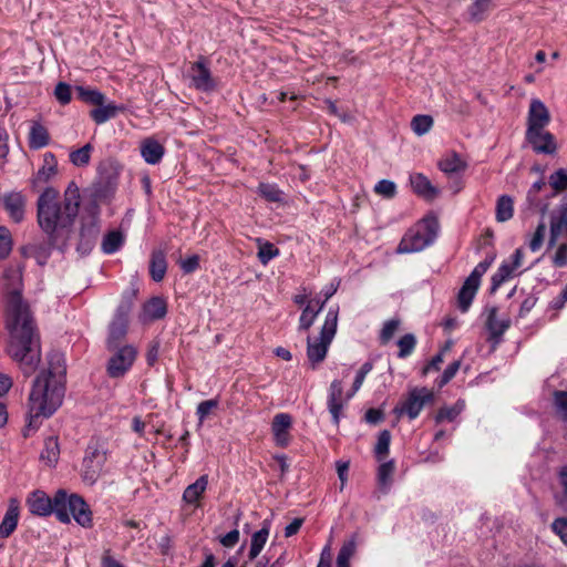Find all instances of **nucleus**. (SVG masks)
<instances>
[{
	"mask_svg": "<svg viewBox=\"0 0 567 567\" xmlns=\"http://www.w3.org/2000/svg\"><path fill=\"white\" fill-rule=\"evenodd\" d=\"M466 166V163L456 152H451L439 162V168L449 175L463 172Z\"/></svg>",
	"mask_w": 567,
	"mask_h": 567,
	"instance_id": "obj_37",
	"label": "nucleus"
},
{
	"mask_svg": "<svg viewBox=\"0 0 567 567\" xmlns=\"http://www.w3.org/2000/svg\"><path fill=\"white\" fill-rule=\"evenodd\" d=\"M374 193L384 198L391 199L396 195V185L389 179H381L374 186Z\"/></svg>",
	"mask_w": 567,
	"mask_h": 567,
	"instance_id": "obj_54",
	"label": "nucleus"
},
{
	"mask_svg": "<svg viewBox=\"0 0 567 567\" xmlns=\"http://www.w3.org/2000/svg\"><path fill=\"white\" fill-rule=\"evenodd\" d=\"M493 0H475L470 7H468V14L472 21L474 22H482L484 21L489 11L493 9Z\"/></svg>",
	"mask_w": 567,
	"mask_h": 567,
	"instance_id": "obj_42",
	"label": "nucleus"
},
{
	"mask_svg": "<svg viewBox=\"0 0 567 567\" xmlns=\"http://www.w3.org/2000/svg\"><path fill=\"white\" fill-rule=\"evenodd\" d=\"M81 203L80 188L69 183L64 190L63 200L54 187H47L37 200V220L39 227L47 234L51 244L68 235L79 214Z\"/></svg>",
	"mask_w": 567,
	"mask_h": 567,
	"instance_id": "obj_3",
	"label": "nucleus"
},
{
	"mask_svg": "<svg viewBox=\"0 0 567 567\" xmlns=\"http://www.w3.org/2000/svg\"><path fill=\"white\" fill-rule=\"evenodd\" d=\"M549 122L550 115L546 105L540 100H532L528 110L526 134L537 136V132L544 131Z\"/></svg>",
	"mask_w": 567,
	"mask_h": 567,
	"instance_id": "obj_13",
	"label": "nucleus"
},
{
	"mask_svg": "<svg viewBox=\"0 0 567 567\" xmlns=\"http://www.w3.org/2000/svg\"><path fill=\"white\" fill-rule=\"evenodd\" d=\"M395 471V463L393 460H390L388 462H383L378 467V484L381 488L388 491L390 485L392 484V476Z\"/></svg>",
	"mask_w": 567,
	"mask_h": 567,
	"instance_id": "obj_47",
	"label": "nucleus"
},
{
	"mask_svg": "<svg viewBox=\"0 0 567 567\" xmlns=\"http://www.w3.org/2000/svg\"><path fill=\"white\" fill-rule=\"evenodd\" d=\"M553 532L559 536L560 540L567 546V517L556 518L551 523Z\"/></svg>",
	"mask_w": 567,
	"mask_h": 567,
	"instance_id": "obj_62",
	"label": "nucleus"
},
{
	"mask_svg": "<svg viewBox=\"0 0 567 567\" xmlns=\"http://www.w3.org/2000/svg\"><path fill=\"white\" fill-rule=\"evenodd\" d=\"M167 313V302L163 297L154 296L145 301L138 315L142 323L153 322L163 319Z\"/></svg>",
	"mask_w": 567,
	"mask_h": 567,
	"instance_id": "obj_16",
	"label": "nucleus"
},
{
	"mask_svg": "<svg viewBox=\"0 0 567 567\" xmlns=\"http://www.w3.org/2000/svg\"><path fill=\"white\" fill-rule=\"evenodd\" d=\"M514 215V200L508 195H502L496 202L495 218L498 223L509 220Z\"/></svg>",
	"mask_w": 567,
	"mask_h": 567,
	"instance_id": "obj_41",
	"label": "nucleus"
},
{
	"mask_svg": "<svg viewBox=\"0 0 567 567\" xmlns=\"http://www.w3.org/2000/svg\"><path fill=\"white\" fill-rule=\"evenodd\" d=\"M140 150L143 159L150 165L158 164L165 154V147L154 137L143 140Z\"/></svg>",
	"mask_w": 567,
	"mask_h": 567,
	"instance_id": "obj_23",
	"label": "nucleus"
},
{
	"mask_svg": "<svg viewBox=\"0 0 567 567\" xmlns=\"http://www.w3.org/2000/svg\"><path fill=\"white\" fill-rule=\"evenodd\" d=\"M58 174V159L52 152L43 154V164L32 178L33 187H39L47 184L50 179Z\"/></svg>",
	"mask_w": 567,
	"mask_h": 567,
	"instance_id": "obj_21",
	"label": "nucleus"
},
{
	"mask_svg": "<svg viewBox=\"0 0 567 567\" xmlns=\"http://www.w3.org/2000/svg\"><path fill=\"white\" fill-rule=\"evenodd\" d=\"M553 266L555 268H564L567 266V243L558 246L553 257Z\"/></svg>",
	"mask_w": 567,
	"mask_h": 567,
	"instance_id": "obj_64",
	"label": "nucleus"
},
{
	"mask_svg": "<svg viewBox=\"0 0 567 567\" xmlns=\"http://www.w3.org/2000/svg\"><path fill=\"white\" fill-rule=\"evenodd\" d=\"M2 204L14 223H21L25 213V197L21 193H10L2 197Z\"/></svg>",
	"mask_w": 567,
	"mask_h": 567,
	"instance_id": "obj_20",
	"label": "nucleus"
},
{
	"mask_svg": "<svg viewBox=\"0 0 567 567\" xmlns=\"http://www.w3.org/2000/svg\"><path fill=\"white\" fill-rule=\"evenodd\" d=\"M355 551L354 540H349L342 545L337 557V567H350V558Z\"/></svg>",
	"mask_w": 567,
	"mask_h": 567,
	"instance_id": "obj_52",
	"label": "nucleus"
},
{
	"mask_svg": "<svg viewBox=\"0 0 567 567\" xmlns=\"http://www.w3.org/2000/svg\"><path fill=\"white\" fill-rule=\"evenodd\" d=\"M124 235L120 230L109 231L101 244V249L106 255L115 254L124 245Z\"/></svg>",
	"mask_w": 567,
	"mask_h": 567,
	"instance_id": "obj_39",
	"label": "nucleus"
},
{
	"mask_svg": "<svg viewBox=\"0 0 567 567\" xmlns=\"http://www.w3.org/2000/svg\"><path fill=\"white\" fill-rule=\"evenodd\" d=\"M497 307H491L487 309V318L485 327L489 333L488 341L497 344L501 342L503 334L509 329L511 320L502 319L497 320Z\"/></svg>",
	"mask_w": 567,
	"mask_h": 567,
	"instance_id": "obj_17",
	"label": "nucleus"
},
{
	"mask_svg": "<svg viewBox=\"0 0 567 567\" xmlns=\"http://www.w3.org/2000/svg\"><path fill=\"white\" fill-rule=\"evenodd\" d=\"M137 290L132 289L122 293L121 302L117 306L112 319L130 322V313L134 307Z\"/></svg>",
	"mask_w": 567,
	"mask_h": 567,
	"instance_id": "obj_34",
	"label": "nucleus"
},
{
	"mask_svg": "<svg viewBox=\"0 0 567 567\" xmlns=\"http://www.w3.org/2000/svg\"><path fill=\"white\" fill-rule=\"evenodd\" d=\"M125 107L123 105H116L114 103L102 104V106H96L95 109L90 111L91 118L96 124H103L111 118H114L118 113L124 112Z\"/></svg>",
	"mask_w": 567,
	"mask_h": 567,
	"instance_id": "obj_32",
	"label": "nucleus"
},
{
	"mask_svg": "<svg viewBox=\"0 0 567 567\" xmlns=\"http://www.w3.org/2000/svg\"><path fill=\"white\" fill-rule=\"evenodd\" d=\"M2 297L6 301V327L9 331L7 352L29 374L41 360V342L30 305L23 298L21 266L9 268L2 274Z\"/></svg>",
	"mask_w": 567,
	"mask_h": 567,
	"instance_id": "obj_1",
	"label": "nucleus"
},
{
	"mask_svg": "<svg viewBox=\"0 0 567 567\" xmlns=\"http://www.w3.org/2000/svg\"><path fill=\"white\" fill-rule=\"evenodd\" d=\"M130 322L112 319L107 328L106 348L124 346L123 341L128 332Z\"/></svg>",
	"mask_w": 567,
	"mask_h": 567,
	"instance_id": "obj_24",
	"label": "nucleus"
},
{
	"mask_svg": "<svg viewBox=\"0 0 567 567\" xmlns=\"http://www.w3.org/2000/svg\"><path fill=\"white\" fill-rule=\"evenodd\" d=\"M292 426V417L288 413H278L274 416L271 432L277 446L287 447L290 444L291 435L289 430Z\"/></svg>",
	"mask_w": 567,
	"mask_h": 567,
	"instance_id": "obj_15",
	"label": "nucleus"
},
{
	"mask_svg": "<svg viewBox=\"0 0 567 567\" xmlns=\"http://www.w3.org/2000/svg\"><path fill=\"white\" fill-rule=\"evenodd\" d=\"M257 193L260 197L269 203H282L284 202V193L276 185L271 183H259L257 187Z\"/></svg>",
	"mask_w": 567,
	"mask_h": 567,
	"instance_id": "obj_43",
	"label": "nucleus"
},
{
	"mask_svg": "<svg viewBox=\"0 0 567 567\" xmlns=\"http://www.w3.org/2000/svg\"><path fill=\"white\" fill-rule=\"evenodd\" d=\"M200 258L198 255H192L179 261V267L184 274H193L199 268Z\"/></svg>",
	"mask_w": 567,
	"mask_h": 567,
	"instance_id": "obj_63",
	"label": "nucleus"
},
{
	"mask_svg": "<svg viewBox=\"0 0 567 567\" xmlns=\"http://www.w3.org/2000/svg\"><path fill=\"white\" fill-rule=\"evenodd\" d=\"M439 229L437 218L433 215L425 216L406 230L396 248V252L411 254L425 249L435 241Z\"/></svg>",
	"mask_w": 567,
	"mask_h": 567,
	"instance_id": "obj_4",
	"label": "nucleus"
},
{
	"mask_svg": "<svg viewBox=\"0 0 567 567\" xmlns=\"http://www.w3.org/2000/svg\"><path fill=\"white\" fill-rule=\"evenodd\" d=\"M480 284L481 282L472 279L471 277L465 279L457 295V307L462 312H466L470 309L480 288Z\"/></svg>",
	"mask_w": 567,
	"mask_h": 567,
	"instance_id": "obj_26",
	"label": "nucleus"
},
{
	"mask_svg": "<svg viewBox=\"0 0 567 567\" xmlns=\"http://www.w3.org/2000/svg\"><path fill=\"white\" fill-rule=\"evenodd\" d=\"M322 308L323 303H319V300H309L299 318V330H309Z\"/></svg>",
	"mask_w": 567,
	"mask_h": 567,
	"instance_id": "obj_35",
	"label": "nucleus"
},
{
	"mask_svg": "<svg viewBox=\"0 0 567 567\" xmlns=\"http://www.w3.org/2000/svg\"><path fill=\"white\" fill-rule=\"evenodd\" d=\"M372 369H373V363L371 361H367L361 365V368L357 372V375H355L353 384H352L353 393H357L360 390V388L362 386V384L364 382L365 377L372 371Z\"/></svg>",
	"mask_w": 567,
	"mask_h": 567,
	"instance_id": "obj_59",
	"label": "nucleus"
},
{
	"mask_svg": "<svg viewBox=\"0 0 567 567\" xmlns=\"http://www.w3.org/2000/svg\"><path fill=\"white\" fill-rule=\"evenodd\" d=\"M54 96L61 105H66L72 100L71 85L65 82H59L54 89Z\"/></svg>",
	"mask_w": 567,
	"mask_h": 567,
	"instance_id": "obj_55",
	"label": "nucleus"
},
{
	"mask_svg": "<svg viewBox=\"0 0 567 567\" xmlns=\"http://www.w3.org/2000/svg\"><path fill=\"white\" fill-rule=\"evenodd\" d=\"M400 324L401 320L398 318L385 321L379 334L380 343L383 346L388 344L392 340L395 332L399 330Z\"/></svg>",
	"mask_w": 567,
	"mask_h": 567,
	"instance_id": "obj_51",
	"label": "nucleus"
},
{
	"mask_svg": "<svg viewBox=\"0 0 567 567\" xmlns=\"http://www.w3.org/2000/svg\"><path fill=\"white\" fill-rule=\"evenodd\" d=\"M545 234H546V225H545V223L542 221L536 227V230L529 241V248L532 251L535 252L540 249L544 238H545Z\"/></svg>",
	"mask_w": 567,
	"mask_h": 567,
	"instance_id": "obj_60",
	"label": "nucleus"
},
{
	"mask_svg": "<svg viewBox=\"0 0 567 567\" xmlns=\"http://www.w3.org/2000/svg\"><path fill=\"white\" fill-rule=\"evenodd\" d=\"M279 249L269 241H266L259 246L258 259L262 265H267L271 259L279 256Z\"/></svg>",
	"mask_w": 567,
	"mask_h": 567,
	"instance_id": "obj_53",
	"label": "nucleus"
},
{
	"mask_svg": "<svg viewBox=\"0 0 567 567\" xmlns=\"http://www.w3.org/2000/svg\"><path fill=\"white\" fill-rule=\"evenodd\" d=\"M187 72L192 82L190 86L195 90L205 93L216 90L217 82L212 74L207 58L199 56L197 61L192 62Z\"/></svg>",
	"mask_w": 567,
	"mask_h": 567,
	"instance_id": "obj_9",
	"label": "nucleus"
},
{
	"mask_svg": "<svg viewBox=\"0 0 567 567\" xmlns=\"http://www.w3.org/2000/svg\"><path fill=\"white\" fill-rule=\"evenodd\" d=\"M93 152L92 144L87 143L84 146L71 151L69 154L70 162L76 167H85L90 164Z\"/></svg>",
	"mask_w": 567,
	"mask_h": 567,
	"instance_id": "obj_46",
	"label": "nucleus"
},
{
	"mask_svg": "<svg viewBox=\"0 0 567 567\" xmlns=\"http://www.w3.org/2000/svg\"><path fill=\"white\" fill-rule=\"evenodd\" d=\"M494 259H495V256L486 257L483 261L478 262L475 266V268L473 269V271L471 272V275L468 277L481 282V278L485 275V272L492 266Z\"/></svg>",
	"mask_w": 567,
	"mask_h": 567,
	"instance_id": "obj_61",
	"label": "nucleus"
},
{
	"mask_svg": "<svg viewBox=\"0 0 567 567\" xmlns=\"http://www.w3.org/2000/svg\"><path fill=\"white\" fill-rule=\"evenodd\" d=\"M111 357L106 363V374L111 379H122L132 369L137 359L138 351L133 344L106 348Z\"/></svg>",
	"mask_w": 567,
	"mask_h": 567,
	"instance_id": "obj_7",
	"label": "nucleus"
},
{
	"mask_svg": "<svg viewBox=\"0 0 567 567\" xmlns=\"http://www.w3.org/2000/svg\"><path fill=\"white\" fill-rule=\"evenodd\" d=\"M548 184L550 190L545 194L546 198H554L558 194L567 190V169L559 168L554 172L548 178Z\"/></svg>",
	"mask_w": 567,
	"mask_h": 567,
	"instance_id": "obj_36",
	"label": "nucleus"
},
{
	"mask_svg": "<svg viewBox=\"0 0 567 567\" xmlns=\"http://www.w3.org/2000/svg\"><path fill=\"white\" fill-rule=\"evenodd\" d=\"M416 343V337L413 333L402 336L396 342L399 347L398 358L405 359L410 357L414 352Z\"/></svg>",
	"mask_w": 567,
	"mask_h": 567,
	"instance_id": "obj_50",
	"label": "nucleus"
},
{
	"mask_svg": "<svg viewBox=\"0 0 567 567\" xmlns=\"http://www.w3.org/2000/svg\"><path fill=\"white\" fill-rule=\"evenodd\" d=\"M460 360H455L452 363H450L444 370L443 374L436 380L437 386L441 389L444 385H446L455 377V374L460 370Z\"/></svg>",
	"mask_w": 567,
	"mask_h": 567,
	"instance_id": "obj_57",
	"label": "nucleus"
},
{
	"mask_svg": "<svg viewBox=\"0 0 567 567\" xmlns=\"http://www.w3.org/2000/svg\"><path fill=\"white\" fill-rule=\"evenodd\" d=\"M75 91L78 99L86 104L102 106L105 103V95L96 89L79 85Z\"/></svg>",
	"mask_w": 567,
	"mask_h": 567,
	"instance_id": "obj_38",
	"label": "nucleus"
},
{
	"mask_svg": "<svg viewBox=\"0 0 567 567\" xmlns=\"http://www.w3.org/2000/svg\"><path fill=\"white\" fill-rule=\"evenodd\" d=\"M89 192L90 203L87 205V210L90 214L99 215L100 204L106 202L112 195L113 187L111 186V182H94Z\"/></svg>",
	"mask_w": 567,
	"mask_h": 567,
	"instance_id": "obj_19",
	"label": "nucleus"
},
{
	"mask_svg": "<svg viewBox=\"0 0 567 567\" xmlns=\"http://www.w3.org/2000/svg\"><path fill=\"white\" fill-rule=\"evenodd\" d=\"M524 252L517 248L511 256V260H504L496 272L492 276L491 292H495L505 281L511 279L515 271L522 266Z\"/></svg>",
	"mask_w": 567,
	"mask_h": 567,
	"instance_id": "obj_12",
	"label": "nucleus"
},
{
	"mask_svg": "<svg viewBox=\"0 0 567 567\" xmlns=\"http://www.w3.org/2000/svg\"><path fill=\"white\" fill-rule=\"evenodd\" d=\"M19 516L20 504L16 498H11L4 517L2 518V538L9 537L16 530Z\"/></svg>",
	"mask_w": 567,
	"mask_h": 567,
	"instance_id": "obj_29",
	"label": "nucleus"
},
{
	"mask_svg": "<svg viewBox=\"0 0 567 567\" xmlns=\"http://www.w3.org/2000/svg\"><path fill=\"white\" fill-rule=\"evenodd\" d=\"M66 367L61 353L48 357V369L33 381L29 395V421L23 430L27 437L39 429L43 419L50 417L62 404L65 391Z\"/></svg>",
	"mask_w": 567,
	"mask_h": 567,
	"instance_id": "obj_2",
	"label": "nucleus"
},
{
	"mask_svg": "<svg viewBox=\"0 0 567 567\" xmlns=\"http://www.w3.org/2000/svg\"><path fill=\"white\" fill-rule=\"evenodd\" d=\"M554 399L557 413L559 414L563 421L567 422V392L556 391L554 393Z\"/></svg>",
	"mask_w": 567,
	"mask_h": 567,
	"instance_id": "obj_58",
	"label": "nucleus"
},
{
	"mask_svg": "<svg viewBox=\"0 0 567 567\" xmlns=\"http://www.w3.org/2000/svg\"><path fill=\"white\" fill-rule=\"evenodd\" d=\"M391 432L382 430L379 433L378 441L374 447V455L378 461H383L390 452Z\"/></svg>",
	"mask_w": 567,
	"mask_h": 567,
	"instance_id": "obj_48",
	"label": "nucleus"
},
{
	"mask_svg": "<svg viewBox=\"0 0 567 567\" xmlns=\"http://www.w3.org/2000/svg\"><path fill=\"white\" fill-rule=\"evenodd\" d=\"M167 271L166 254L162 249H154L150 259V276L155 282H161Z\"/></svg>",
	"mask_w": 567,
	"mask_h": 567,
	"instance_id": "obj_28",
	"label": "nucleus"
},
{
	"mask_svg": "<svg viewBox=\"0 0 567 567\" xmlns=\"http://www.w3.org/2000/svg\"><path fill=\"white\" fill-rule=\"evenodd\" d=\"M208 486V475L199 476L193 484L188 485L183 493V501L188 505H199Z\"/></svg>",
	"mask_w": 567,
	"mask_h": 567,
	"instance_id": "obj_25",
	"label": "nucleus"
},
{
	"mask_svg": "<svg viewBox=\"0 0 567 567\" xmlns=\"http://www.w3.org/2000/svg\"><path fill=\"white\" fill-rule=\"evenodd\" d=\"M464 408L465 403L462 400H458L451 406H442L435 415V422L437 424L444 421L453 422L462 413Z\"/></svg>",
	"mask_w": 567,
	"mask_h": 567,
	"instance_id": "obj_45",
	"label": "nucleus"
},
{
	"mask_svg": "<svg viewBox=\"0 0 567 567\" xmlns=\"http://www.w3.org/2000/svg\"><path fill=\"white\" fill-rule=\"evenodd\" d=\"M50 133L48 128L39 122H33L28 136V144L31 150H40L49 145Z\"/></svg>",
	"mask_w": 567,
	"mask_h": 567,
	"instance_id": "obj_30",
	"label": "nucleus"
},
{
	"mask_svg": "<svg viewBox=\"0 0 567 567\" xmlns=\"http://www.w3.org/2000/svg\"><path fill=\"white\" fill-rule=\"evenodd\" d=\"M270 530V524L268 522H264V526L255 532L251 536L250 548L248 553L249 560H254L261 553L264 546L267 543Z\"/></svg>",
	"mask_w": 567,
	"mask_h": 567,
	"instance_id": "obj_33",
	"label": "nucleus"
},
{
	"mask_svg": "<svg viewBox=\"0 0 567 567\" xmlns=\"http://www.w3.org/2000/svg\"><path fill=\"white\" fill-rule=\"evenodd\" d=\"M434 392L425 386L413 388L409 391L401 408H394V412L399 414L404 413L410 420H415L425 405L434 402Z\"/></svg>",
	"mask_w": 567,
	"mask_h": 567,
	"instance_id": "obj_8",
	"label": "nucleus"
},
{
	"mask_svg": "<svg viewBox=\"0 0 567 567\" xmlns=\"http://www.w3.org/2000/svg\"><path fill=\"white\" fill-rule=\"evenodd\" d=\"M107 461L106 450L99 441H90L82 461L81 477L87 485H94Z\"/></svg>",
	"mask_w": 567,
	"mask_h": 567,
	"instance_id": "obj_6",
	"label": "nucleus"
},
{
	"mask_svg": "<svg viewBox=\"0 0 567 567\" xmlns=\"http://www.w3.org/2000/svg\"><path fill=\"white\" fill-rule=\"evenodd\" d=\"M434 120L431 115L417 114L411 121V128L417 135L422 136L433 127Z\"/></svg>",
	"mask_w": 567,
	"mask_h": 567,
	"instance_id": "obj_49",
	"label": "nucleus"
},
{
	"mask_svg": "<svg viewBox=\"0 0 567 567\" xmlns=\"http://www.w3.org/2000/svg\"><path fill=\"white\" fill-rule=\"evenodd\" d=\"M547 193H549V190L547 189V184L543 178L536 181L527 192V202L529 203V206L537 209L543 216L549 209L548 200L550 198H546L545 196Z\"/></svg>",
	"mask_w": 567,
	"mask_h": 567,
	"instance_id": "obj_18",
	"label": "nucleus"
},
{
	"mask_svg": "<svg viewBox=\"0 0 567 567\" xmlns=\"http://www.w3.org/2000/svg\"><path fill=\"white\" fill-rule=\"evenodd\" d=\"M64 511L72 516L74 520L84 528H91L93 526V513L84 501V498L78 494H68L65 491Z\"/></svg>",
	"mask_w": 567,
	"mask_h": 567,
	"instance_id": "obj_10",
	"label": "nucleus"
},
{
	"mask_svg": "<svg viewBox=\"0 0 567 567\" xmlns=\"http://www.w3.org/2000/svg\"><path fill=\"white\" fill-rule=\"evenodd\" d=\"M99 234V217L97 215L91 214V217L87 221H82L78 250L82 254L90 252L96 243Z\"/></svg>",
	"mask_w": 567,
	"mask_h": 567,
	"instance_id": "obj_14",
	"label": "nucleus"
},
{
	"mask_svg": "<svg viewBox=\"0 0 567 567\" xmlns=\"http://www.w3.org/2000/svg\"><path fill=\"white\" fill-rule=\"evenodd\" d=\"M60 455V446L56 436H49L44 441V446L41 452V460L45 461L49 466L56 464Z\"/></svg>",
	"mask_w": 567,
	"mask_h": 567,
	"instance_id": "obj_40",
	"label": "nucleus"
},
{
	"mask_svg": "<svg viewBox=\"0 0 567 567\" xmlns=\"http://www.w3.org/2000/svg\"><path fill=\"white\" fill-rule=\"evenodd\" d=\"M219 404L218 399H210L202 401L196 408V415L200 423L210 414L214 409H217Z\"/></svg>",
	"mask_w": 567,
	"mask_h": 567,
	"instance_id": "obj_56",
	"label": "nucleus"
},
{
	"mask_svg": "<svg viewBox=\"0 0 567 567\" xmlns=\"http://www.w3.org/2000/svg\"><path fill=\"white\" fill-rule=\"evenodd\" d=\"M331 342V340H327L321 336L318 342H312L311 338L308 337L307 357L312 363L313 369L317 363H320L326 359Z\"/></svg>",
	"mask_w": 567,
	"mask_h": 567,
	"instance_id": "obj_31",
	"label": "nucleus"
},
{
	"mask_svg": "<svg viewBox=\"0 0 567 567\" xmlns=\"http://www.w3.org/2000/svg\"><path fill=\"white\" fill-rule=\"evenodd\" d=\"M410 183L413 192L425 199H433L439 193L430 179L421 173L411 175Z\"/></svg>",
	"mask_w": 567,
	"mask_h": 567,
	"instance_id": "obj_27",
	"label": "nucleus"
},
{
	"mask_svg": "<svg viewBox=\"0 0 567 567\" xmlns=\"http://www.w3.org/2000/svg\"><path fill=\"white\" fill-rule=\"evenodd\" d=\"M526 140L537 154H554L556 152L555 137L550 132L539 131L537 136L526 134Z\"/></svg>",
	"mask_w": 567,
	"mask_h": 567,
	"instance_id": "obj_22",
	"label": "nucleus"
},
{
	"mask_svg": "<svg viewBox=\"0 0 567 567\" xmlns=\"http://www.w3.org/2000/svg\"><path fill=\"white\" fill-rule=\"evenodd\" d=\"M65 489H58L52 497L41 489L29 494L27 506L37 516L47 517L54 514L60 523L69 524L70 515L64 511Z\"/></svg>",
	"mask_w": 567,
	"mask_h": 567,
	"instance_id": "obj_5",
	"label": "nucleus"
},
{
	"mask_svg": "<svg viewBox=\"0 0 567 567\" xmlns=\"http://www.w3.org/2000/svg\"><path fill=\"white\" fill-rule=\"evenodd\" d=\"M563 235H567V195L560 198L557 209L550 213L548 248L555 247Z\"/></svg>",
	"mask_w": 567,
	"mask_h": 567,
	"instance_id": "obj_11",
	"label": "nucleus"
},
{
	"mask_svg": "<svg viewBox=\"0 0 567 567\" xmlns=\"http://www.w3.org/2000/svg\"><path fill=\"white\" fill-rule=\"evenodd\" d=\"M338 315H339V307L330 308L327 312L324 323L321 328L320 336L324 339L333 340L334 334L337 332V326H338Z\"/></svg>",
	"mask_w": 567,
	"mask_h": 567,
	"instance_id": "obj_44",
	"label": "nucleus"
}]
</instances>
